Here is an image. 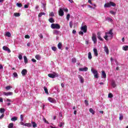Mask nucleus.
Returning a JSON list of instances; mask_svg holds the SVG:
<instances>
[{
  "instance_id": "obj_1",
  "label": "nucleus",
  "mask_w": 128,
  "mask_h": 128,
  "mask_svg": "<svg viewBox=\"0 0 128 128\" xmlns=\"http://www.w3.org/2000/svg\"><path fill=\"white\" fill-rule=\"evenodd\" d=\"M114 36V33L112 32V29H110L108 32H105V36H104V38L106 40H108V38H112V36Z\"/></svg>"
},
{
  "instance_id": "obj_2",
  "label": "nucleus",
  "mask_w": 128,
  "mask_h": 128,
  "mask_svg": "<svg viewBox=\"0 0 128 128\" xmlns=\"http://www.w3.org/2000/svg\"><path fill=\"white\" fill-rule=\"evenodd\" d=\"M52 30H60V26L58 24H52L50 26Z\"/></svg>"
},
{
  "instance_id": "obj_3",
  "label": "nucleus",
  "mask_w": 128,
  "mask_h": 128,
  "mask_svg": "<svg viewBox=\"0 0 128 128\" xmlns=\"http://www.w3.org/2000/svg\"><path fill=\"white\" fill-rule=\"evenodd\" d=\"M48 76L51 78H54L58 77V74L56 72H53V74H48Z\"/></svg>"
},
{
  "instance_id": "obj_4",
  "label": "nucleus",
  "mask_w": 128,
  "mask_h": 128,
  "mask_svg": "<svg viewBox=\"0 0 128 128\" xmlns=\"http://www.w3.org/2000/svg\"><path fill=\"white\" fill-rule=\"evenodd\" d=\"M91 72L94 74V77L95 78H98V70H94L92 68L91 69Z\"/></svg>"
},
{
  "instance_id": "obj_5",
  "label": "nucleus",
  "mask_w": 128,
  "mask_h": 128,
  "mask_svg": "<svg viewBox=\"0 0 128 128\" xmlns=\"http://www.w3.org/2000/svg\"><path fill=\"white\" fill-rule=\"evenodd\" d=\"M92 40L94 42V44H96L98 40H96V34L93 33L92 36Z\"/></svg>"
},
{
  "instance_id": "obj_6",
  "label": "nucleus",
  "mask_w": 128,
  "mask_h": 128,
  "mask_svg": "<svg viewBox=\"0 0 128 128\" xmlns=\"http://www.w3.org/2000/svg\"><path fill=\"white\" fill-rule=\"evenodd\" d=\"M81 30H82L84 33L88 32V26H84L81 27Z\"/></svg>"
},
{
  "instance_id": "obj_7",
  "label": "nucleus",
  "mask_w": 128,
  "mask_h": 128,
  "mask_svg": "<svg viewBox=\"0 0 128 128\" xmlns=\"http://www.w3.org/2000/svg\"><path fill=\"white\" fill-rule=\"evenodd\" d=\"M48 100L50 102H52V104H56V101L54 100V98H52L48 97Z\"/></svg>"
},
{
  "instance_id": "obj_8",
  "label": "nucleus",
  "mask_w": 128,
  "mask_h": 128,
  "mask_svg": "<svg viewBox=\"0 0 128 128\" xmlns=\"http://www.w3.org/2000/svg\"><path fill=\"white\" fill-rule=\"evenodd\" d=\"M101 35H102V32H98L97 33L98 38L100 40H101L102 42V40H104V39L102 38V36H100Z\"/></svg>"
},
{
  "instance_id": "obj_9",
  "label": "nucleus",
  "mask_w": 128,
  "mask_h": 128,
  "mask_svg": "<svg viewBox=\"0 0 128 128\" xmlns=\"http://www.w3.org/2000/svg\"><path fill=\"white\" fill-rule=\"evenodd\" d=\"M2 50H6V52H8L9 54L10 52L12 51H10V50L8 48V46H4L2 47Z\"/></svg>"
},
{
  "instance_id": "obj_10",
  "label": "nucleus",
  "mask_w": 128,
  "mask_h": 128,
  "mask_svg": "<svg viewBox=\"0 0 128 128\" xmlns=\"http://www.w3.org/2000/svg\"><path fill=\"white\" fill-rule=\"evenodd\" d=\"M58 14L60 16H64V10L62 8H60V10L58 11Z\"/></svg>"
},
{
  "instance_id": "obj_11",
  "label": "nucleus",
  "mask_w": 128,
  "mask_h": 128,
  "mask_svg": "<svg viewBox=\"0 0 128 128\" xmlns=\"http://www.w3.org/2000/svg\"><path fill=\"white\" fill-rule=\"evenodd\" d=\"M78 78L80 79L81 84H84V78L82 77L80 75H78Z\"/></svg>"
},
{
  "instance_id": "obj_12",
  "label": "nucleus",
  "mask_w": 128,
  "mask_h": 128,
  "mask_svg": "<svg viewBox=\"0 0 128 128\" xmlns=\"http://www.w3.org/2000/svg\"><path fill=\"white\" fill-rule=\"evenodd\" d=\"M88 67H85L84 68H79V70L80 72H88Z\"/></svg>"
},
{
  "instance_id": "obj_13",
  "label": "nucleus",
  "mask_w": 128,
  "mask_h": 128,
  "mask_svg": "<svg viewBox=\"0 0 128 128\" xmlns=\"http://www.w3.org/2000/svg\"><path fill=\"white\" fill-rule=\"evenodd\" d=\"M21 74H22V76H26V74H28V70H26V69H24L22 70Z\"/></svg>"
},
{
  "instance_id": "obj_14",
  "label": "nucleus",
  "mask_w": 128,
  "mask_h": 128,
  "mask_svg": "<svg viewBox=\"0 0 128 128\" xmlns=\"http://www.w3.org/2000/svg\"><path fill=\"white\" fill-rule=\"evenodd\" d=\"M102 76L103 78H106V72H104V70H102Z\"/></svg>"
},
{
  "instance_id": "obj_15",
  "label": "nucleus",
  "mask_w": 128,
  "mask_h": 128,
  "mask_svg": "<svg viewBox=\"0 0 128 128\" xmlns=\"http://www.w3.org/2000/svg\"><path fill=\"white\" fill-rule=\"evenodd\" d=\"M104 50L106 52L107 54H108L109 51H108V48L106 46H104Z\"/></svg>"
},
{
  "instance_id": "obj_16",
  "label": "nucleus",
  "mask_w": 128,
  "mask_h": 128,
  "mask_svg": "<svg viewBox=\"0 0 128 128\" xmlns=\"http://www.w3.org/2000/svg\"><path fill=\"white\" fill-rule=\"evenodd\" d=\"M3 94L4 96H12V92H4Z\"/></svg>"
},
{
  "instance_id": "obj_17",
  "label": "nucleus",
  "mask_w": 128,
  "mask_h": 128,
  "mask_svg": "<svg viewBox=\"0 0 128 128\" xmlns=\"http://www.w3.org/2000/svg\"><path fill=\"white\" fill-rule=\"evenodd\" d=\"M104 8H110V2L105 4L104 5Z\"/></svg>"
},
{
  "instance_id": "obj_18",
  "label": "nucleus",
  "mask_w": 128,
  "mask_h": 128,
  "mask_svg": "<svg viewBox=\"0 0 128 128\" xmlns=\"http://www.w3.org/2000/svg\"><path fill=\"white\" fill-rule=\"evenodd\" d=\"M94 56H98V50H96V48L94 49Z\"/></svg>"
},
{
  "instance_id": "obj_19",
  "label": "nucleus",
  "mask_w": 128,
  "mask_h": 128,
  "mask_svg": "<svg viewBox=\"0 0 128 128\" xmlns=\"http://www.w3.org/2000/svg\"><path fill=\"white\" fill-rule=\"evenodd\" d=\"M24 126H28V128H32V125L30 123H26V124H24Z\"/></svg>"
},
{
  "instance_id": "obj_20",
  "label": "nucleus",
  "mask_w": 128,
  "mask_h": 128,
  "mask_svg": "<svg viewBox=\"0 0 128 128\" xmlns=\"http://www.w3.org/2000/svg\"><path fill=\"white\" fill-rule=\"evenodd\" d=\"M48 22H50L51 24H54V19L52 18H50L48 19Z\"/></svg>"
},
{
  "instance_id": "obj_21",
  "label": "nucleus",
  "mask_w": 128,
  "mask_h": 128,
  "mask_svg": "<svg viewBox=\"0 0 128 128\" xmlns=\"http://www.w3.org/2000/svg\"><path fill=\"white\" fill-rule=\"evenodd\" d=\"M42 16H46V13L44 12H41L38 14V18H42Z\"/></svg>"
},
{
  "instance_id": "obj_22",
  "label": "nucleus",
  "mask_w": 128,
  "mask_h": 128,
  "mask_svg": "<svg viewBox=\"0 0 128 128\" xmlns=\"http://www.w3.org/2000/svg\"><path fill=\"white\" fill-rule=\"evenodd\" d=\"M88 58L89 60H92V52H90L88 53Z\"/></svg>"
},
{
  "instance_id": "obj_23",
  "label": "nucleus",
  "mask_w": 128,
  "mask_h": 128,
  "mask_svg": "<svg viewBox=\"0 0 128 128\" xmlns=\"http://www.w3.org/2000/svg\"><path fill=\"white\" fill-rule=\"evenodd\" d=\"M24 62L25 64H28V58H26V56H24Z\"/></svg>"
},
{
  "instance_id": "obj_24",
  "label": "nucleus",
  "mask_w": 128,
  "mask_h": 128,
  "mask_svg": "<svg viewBox=\"0 0 128 128\" xmlns=\"http://www.w3.org/2000/svg\"><path fill=\"white\" fill-rule=\"evenodd\" d=\"M11 120L12 122H16V120H18V117L14 116L11 118Z\"/></svg>"
},
{
  "instance_id": "obj_25",
  "label": "nucleus",
  "mask_w": 128,
  "mask_h": 128,
  "mask_svg": "<svg viewBox=\"0 0 128 128\" xmlns=\"http://www.w3.org/2000/svg\"><path fill=\"white\" fill-rule=\"evenodd\" d=\"M62 46V42H59L58 44V48H59V50H61Z\"/></svg>"
},
{
  "instance_id": "obj_26",
  "label": "nucleus",
  "mask_w": 128,
  "mask_h": 128,
  "mask_svg": "<svg viewBox=\"0 0 128 128\" xmlns=\"http://www.w3.org/2000/svg\"><path fill=\"white\" fill-rule=\"evenodd\" d=\"M44 88L45 92V94H48V88L46 86H44Z\"/></svg>"
},
{
  "instance_id": "obj_27",
  "label": "nucleus",
  "mask_w": 128,
  "mask_h": 128,
  "mask_svg": "<svg viewBox=\"0 0 128 128\" xmlns=\"http://www.w3.org/2000/svg\"><path fill=\"white\" fill-rule=\"evenodd\" d=\"M32 124L33 128H36L38 126V124H36V122H32Z\"/></svg>"
},
{
  "instance_id": "obj_28",
  "label": "nucleus",
  "mask_w": 128,
  "mask_h": 128,
  "mask_svg": "<svg viewBox=\"0 0 128 128\" xmlns=\"http://www.w3.org/2000/svg\"><path fill=\"white\" fill-rule=\"evenodd\" d=\"M112 86L113 88H116V82H114V80L112 81Z\"/></svg>"
},
{
  "instance_id": "obj_29",
  "label": "nucleus",
  "mask_w": 128,
  "mask_h": 128,
  "mask_svg": "<svg viewBox=\"0 0 128 128\" xmlns=\"http://www.w3.org/2000/svg\"><path fill=\"white\" fill-rule=\"evenodd\" d=\"M8 128H14V123L9 124L8 126Z\"/></svg>"
},
{
  "instance_id": "obj_30",
  "label": "nucleus",
  "mask_w": 128,
  "mask_h": 128,
  "mask_svg": "<svg viewBox=\"0 0 128 128\" xmlns=\"http://www.w3.org/2000/svg\"><path fill=\"white\" fill-rule=\"evenodd\" d=\"M36 60H40V54H37L35 56Z\"/></svg>"
},
{
  "instance_id": "obj_31",
  "label": "nucleus",
  "mask_w": 128,
  "mask_h": 128,
  "mask_svg": "<svg viewBox=\"0 0 128 128\" xmlns=\"http://www.w3.org/2000/svg\"><path fill=\"white\" fill-rule=\"evenodd\" d=\"M89 112H91L92 114H94V109L90 108L89 110Z\"/></svg>"
},
{
  "instance_id": "obj_32",
  "label": "nucleus",
  "mask_w": 128,
  "mask_h": 128,
  "mask_svg": "<svg viewBox=\"0 0 128 128\" xmlns=\"http://www.w3.org/2000/svg\"><path fill=\"white\" fill-rule=\"evenodd\" d=\"M6 36H8V38H10V36H12V34H10V32H6Z\"/></svg>"
},
{
  "instance_id": "obj_33",
  "label": "nucleus",
  "mask_w": 128,
  "mask_h": 128,
  "mask_svg": "<svg viewBox=\"0 0 128 128\" xmlns=\"http://www.w3.org/2000/svg\"><path fill=\"white\" fill-rule=\"evenodd\" d=\"M110 6H116V4L114 2H110Z\"/></svg>"
},
{
  "instance_id": "obj_34",
  "label": "nucleus",
  "mask_w": 128,
  "mask_h": 128,
  "mask_svg": "<svg viewBox=\"0 0 128 128\" xmlns=\"http://www.w3.org/2000/svg\"><path fill=\"white\" fill-rule=\"evenodd\" d=\"M4 112H5L4 108H0V114H4Z\"/></svg>"
},
{
  "instance_id": "obj_35",
  "label": "nucleus",
  "mask_w": 128,
  "mask_h": 128,
  "mask_svg": "<svg viewBox=\"0 0 128 128\" xmlns=\"http://www.w3.org/2000/svg\"><path fill=\"white\" fill-rule=\"evenodd\" d=\"M120 118L119 119L120 120H124V116H122V114H120Z\"/></svg>"
},
{
  "instance_id": "obj_36",
  "label": "nucleus",
  "mask_w": 128,
  "mask_h": 128,
  "mask_svg": "<svg viewBox=\"0 0 128 128\" xmlns=\"http://www.w3.org/2000/svg\"><path fill=\"white\" fill-rule=\"evenodd\" d=\"M108 97L110 98H114V95H112V94L110 93L108 94Z\"/></svg>"
},
{
  "instance_id": "obj_37",
  "label": "nucleus",
  "mask_w": 128,
  "mask_h": 128,
  "mask_svg": "<svg viewBox=\"0 0 128 128\" xmlns=\"http://www.w3.org/2000/svg\"><path fill=\"white\" fill-rule=\"evenodd\" d=\"M16 4L18 8H22V4L21 3H17Z\"/></svg>"
},
{
  "instance_id": "obj_38",
  "label": "nucleus",
  "mask_w": 128,
  "mask_h": 128,
  "mask_svg": "<svg viewBox=\"0 0 128 128\" xmlns=\"http://www.w3.org/2000/svg\"><path fill=\"white\" fill-rule=\"evenodd\" d=\"M72 62L73 64H75V62H76V58H72Z\"/></svg>"
},
{
  "instance_id": "obj_39",
  "label": "nucleus",
  "mask_w": 128,
  "mask_h": 128,
  "mask_svg": "<svg viewBox=\"0 0 128 128\" xmlns=\"http://www.w3.org/2000/svg\"><path fill=\"white\" fill-rule=\"evenodd\" d=\"M124 50H128V46H125L122 47Z\"/></svg>"
},
{
  "instance_id": "obj_40",
  "label": "nucleus",
  "mask_w": 128,
  "mask_h": 128,
  "mask_svg": "<svg viewBox=\"0 0 128 128\" xmlns=\"http://www.w3.org/2000/svg\"><path fill=\"white\" fill-rule=\"evenodd\" d=\"M52 50H54V52L56 51L57 48L56 46H52Z\"/></svg>"
},
{
  "instance_id": "obj_41",
  "label": "nucleus",
  "mask_w": 128,
  "mask_h": 128,
  "mask_svg": "<svg viewBox=\"0 0 128 128\" xmlns=\"http://www.w3.org/2000/svg\"><path fill=\"white\" fill-rule=\"evenodd\" d=\"M14 16H20V14L16 12V13H14Z\"/></svg>"
},
{
  "instance_id": "obj_42",
  "label": "nucleus",
  "mask_w": 128,
  "mask_h": 128,
  "mask_svg": "<svg viewBox=\"0 0 128 128\" xmlns=\"http://www.w3.org/2000/svg\"><path fill=\"white\" fill-rule=\"evenodd\" d=\"M70 14H68L66 16V19L68 20H70Z\"/></svg>"
},
{
  "instance_id": "obj_43",
  "label": "nucleus",
  "mask_w": 128,
  "mask_h": 128,
  "mask_svg": "<svg viewBox=\"0 0 128 128\" xmlns=\"http://www.w3.org/2000/svg\"><path fill=\"white\" fill-rule=\"evenodd\" d=\"M6 90H10V88H12V86H6Z\"/></svg>"
},
{
  "instance_id": "obj_44",
  "label": "nucleus",
  "mask_w": 128,
  "mask_h": 128,
  "mask_svg": "<svg viewBox=\"0 0 128 128\" xmlns=\"http://www.w3.org/2000/svg\"><path fill=\"white\" fill-rule=\"evenodd\" d=\"M49 16H54V12H51Z\"/></svg>"
},
{
  "instance_id": "obj_45",
  "label": "nucleus",
  "mask_w": 128,
  "mask_h": 128,
  "mask_svg": "<svg viewBox=\"0 0 128 128\" xmlns=\"http://www.w3.org/2000/svg\"><path fill=\"white\" fill-rule=\"evenodd\" d=\"M20 118L21 122H22L24 120V115L21 114L20 116Z\"/></svg>"
},
{
  "instance_id": "obj_46",
  "label": "nucleus",
  "mask_w": 128,
  "mask_h": 128,
  "mask_svg": "<svg viewBox=\"0 0 128 128\" xmlns=\"http://www.w3.org/2000/svg\"><path fill=\"white\" fill-rule=\"evenodd\" d=\"M84 104L86 106H88V100H84Z\"/></svg>"
},
{
  "instance_id": "obj_47",
  "label": "nucleus",
  "mask_w": 128,
  "mask_h": 128,
  "mask_svg": "<svg viewBox=\"0 0 128 128\" xmlns=\"http://www.w3.org/2000/svg\"><path fill=\"white\" fill-rule=\"evenodd\" d=\"M63 10L66 12H68V10L67 8H63Z\"/></svg>"
},
{
  "instance_id": "obj_48",
  "label": "nucleus",
  "mask_w": 128,
  "mask_h": 128,
  "mask_svg": "<svg viewBox=\"0 0 128 128\" xmlns=\"http://www.w3.org/2000/svg\"><path fill=\"white\" fill-rule=\"evenodd\" d=\"M18 58H19V60H22V55L20 54L19 56H18Z\"/></svg>"
},
{
  "instance_id": "obj_49",
  "label": "nucleus",
  "mask_w": 128,
  "mask_h": 128,
  "mask_svg": "<svg viewBox=\"0 0 128 128\" xmlns=\"http://www.w3.org/2000/svg\"><path fill=\"white\" fill-rule=\"evenodd\" d=\"M70 28H72V21L70 22Z\"/></svg>"
},
{
  "instance_id": "obj_50",
  "label": "nucleus",
  "mask_w": 128,
  "mask_h": 128,
  "mask_svg": "<svg viewBox=\"0 0 128 128\" xmlns=\"http://www.w3.org/2000/svg\"><path fill=\"white\" fill-rule=\"evenodd\" d=\"M13 75L14 78H16V76H18V73L15 72L13 74Z\"/></svg>"
},
{
  "instance_id": "obj_51",
  "label": "nucleus",
  "mask_w": 128,
  "mask_h": 128,
  "mask_svg": "<svg viewBox=\"0 0 128 128\" xmlns=\"http://www.w3.org/2000/svg\"><path fill=\"white\" fill-rule=\"evenodd\" d=\"M38 36L40 38H44V36H42V34H40L38 35Z\"/></svg>"
},
{
  "instance_id": "obj_52",
  "label": "nucleus",
  "mask_w": 128,
  "mask_h": 128,
  "mask_svg": "<svg viewBox=\"0 0 128 128\" xmlns=\"http://www.w3.org/2000/svg\"><path fill=\"white\" fill-rule=\"evenodd\" d=\"M110 14H114V15L116 14V12L112 10L110 11Z\"/></svg>"
},
{
  "instance_id": "obj_53",
  "label": "nucleus",
  "mask_w": 128,
  "mask_h": 128,
  "mask_svg": "<svg viewBox=\"0 0 128 128\" xmlns=\"http://www.w3.org/2000/svg\"><path fill=\"white\" fill-rule=\"evenodd\" d=\"M107 20H109L110 22H112V18H108Z\"/></svg>"
},
{
  "instance_id": "obj_54",
  "label": "nucleus",
  "mask_w": 128,
  "mask_h": 128,
  "mask_svg": "<svg viewBox=\"0 0 128 128\" xmlns=\"http://www.w3.org/2000/svg\"><path fill=\"white\" fill-rule=\"evenodd\" d=\"M24 38H30V36H28V35H26L24 36Z\"/></svg>"
},
{
  "instance_id": "obj_55",
  "label": "nucleus",
  "mask_w": 128,
  "mask_h": 128,
  "mask_svg": "<svg viewBox=\"0 0 128 128\" xmlns=\"http://www.w3.org/2000/svg\"><path fill=\"white\" fill-rule=\"evenodd\" d=\"M43 120L44 122H46V124H48V122L46 121V118H44Z\"/></svg>"
},
{
  "instance_id": "obj_56",
  "label": "nucleus",
  "mask_w": 128,
  "mask_h": 128,
  "mask_svg": "<svg viewBox=\"0 0 128 128\" xmlns=\"http://www.w3.org/2000/svg\"><path fill=\"white\" fill-rule=\"evenodd\" d=\"M32 62H36V59L32 58Z\"/></svg>"
},
{
  "instance_id": "obj_57",
  "label": "nucleus",
  "mask_w": 128,
  "mask_h": 128,
  "mask_svg": "<svg viewBox=\"0 0 128 128\" xmlns=\"http://www.w3.org/2000/svg\"><path fill=\"white\" fill-rule=\"evenodd\" d=\"M63 124H62V122H60V124H59V126H60V128H62V126H63Z\"/></svg>"
},
{
  "instance_id": "obj_58",
  "label": "nucleus",
  "mask_w": 128,
  "mask_h": 128,
  "mask_svg": "<svg viewBox=\"0 0 128 128\" xmlns=\"http://www.w3.org/2000/svg\"><path fill=\"white\" fill-rule=\"evenodd\" d=\"M24 8H28V5L25 4L24 6Z\"/></svg>"
},
{
  "instance_id": "obj_59",
  "label": "nucleus",
  "mask_w": 128,
  "mask_h": 128,
  "mask_svg": "<svg viewBox=\"0 0 128 128\" xmlns=\"http://www.w3.org/2000/svg\"><path fill=\"white\" fill-rule=\"evenodd\" d=\"M79 34H82H82H84V32L82 31H80L79 32Z\"/></svg>"
},
{
  "instance_id": "obj_60",
  "label": "nucleus",
  "mask_w": 128,
  "mask_h": 128,
  "mask_svg": "<svg viewBox=\"0 0 128 128\" xmlns=\"http://www.w3.org/2000/svg\"><path fill=\"white\" fill-rule=\"evenodd\" d=\"M4 102V100L2 98H0V102Z\"/></svg>"
},
{
  "instance_id": "obj_61",
  "label": "nucleus",
  "mask_w": 128,
  "mask_h": 128,
  "mask_svg": "<svg viewBox=\"0 0 128 128\" xmlns=\"http://www.w3.org/2000/svg\"><path fill=\"white\" fill-rule=\"evenodd\" d=\"M38 8H40V6H38V5H36L35 7V8L36 10H38Z\"/></svg>"
},
{
  "instance_id": "obj_62",
  "label": "nucleus",
  "mask_w": 128,
  "mask_h": 128,
  "mask_svg": "<svg viewBox=\"0 0 128 128\" xmlns=\"http://www.w3.org/2000/svg\"><path fill=\"white\" fill-rule=\"evenodd\" d=\"M72 34H76V31L75 30H72Z\"/></svg>"
},
{
  "instance_id": "obj_63",
  "label": "nucleus",
  "mask_w": 128,
  "mask_h": 128,
  "mask_svg": "<svg viewBox=\"0 0 128 128\" xmlns=\"http://www.w3.org/2000/svg\"><path fill=\"white\" fill-rule=\"evenodd\" d=\"M4 116V114H2L0 116V119H2Z\"/></svg>"
},
{
  "instance_id": "obj_64",
  "label": "nucleus",
  "mask_w": 128,
  "mask_h": 128,
  "mask_svg": "<svg viewBox=\"0 0 128 128\" xmlns=\"http://www.w3.org/2000/svg\"><path fill=\"white\" fill-rule=\"evenodd\" d=\"M20 124H21V126H24V122H22V121L20 122Z\"/></svg>"
}]
</instances>
